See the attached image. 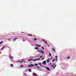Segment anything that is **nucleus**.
I'll use <instances>...</instances> for the list:
<instances>
[{
  "label": "nucleus",
  "mask_w": 76,
  "mask_h": 76,
  "mask_svg": "<svg viewBox=\"0 0 76 76\" xmlns=\"http://www.w3.org/2000/svg\"><path fill=\"white\" fill-rule=\"evenodd\" d=\"M9 57H10V59H13V57L12 56L10 55H9Z\"/></svg>",
  "instance_id": "1"
},
{
  "label": "nucleus",
  "mask_w": 76,
  "mask_h": 76,
  "mask_svg": "<svg viewBox=\"0 0 76 76\" xmlns=\"http://www.w3.org/2000/svg\"><path fill=\"white\" fill-rule=\"evenodd\" d=\"M43 64H44V65H45L46 64V61H44L42 62Z\"/></svg>",
  "instance_id": "2"
},
{
  "label": "nucleus",
  "mask_w": 76,
  "mask_h": 76,
  "mask_svg": "<svg viewBox=\"0 0 76 76\" xmlns=\"http://www.w3.org/2000/svg\"><path fill=\"white\" fill-rule=\"evenodd\" d=\"M40 60V58H38V59H35L34 60V61H37V60Z\"/></svg>",
  "instance_id": "3"
},
{
  "label": "nucleus",
  "mask_w": 76,
  "mask_h": 76,
  "mask_svg": "<svg viewBox=\"0 0 76 76\" xmlns=\"http://www.w3.org/2000/svg\"><path fill=\"white\" fill-rule=\"evenodd\" d=\"M19 39V38L16 37V38H15L14 39H13V41H16V39Z\"/></svg>",
  "instance_id": "4"
},
{
  "label": "nucleus",
  "mask_w": 76,
  "mask_h": 76,
  "mask_svg": "<svg viewBox=\"0 0 76 76\" xmlns=\"http://www.w3.org/2000/svg\"><path fill=\"white\" fill-rule=\"evenodd\" d=\"M51 67H53V69H54L56 67V65H54V66L53 65H52L51 66Z\"/></svg>",
  "instance_id": "5"
},
{
  "label": "nucleus",
  "mask_w": 76,
  "mask_h": 76,
  "mask_svg": "<svg viewBox=\"0 0 76 76\" xmlns=\"http://www.w3.org/2000/svg\"><path fill=\"white\" fill-rule=\"evenodd\" d=\"M36 47H41V45H39L38 44L36 45Z\"/></svg>",
  "instance_id": "6"
},
{
  "label": "nucleus",
  "mask_w": 76,
  "mask_h": 76,
  "mask_svg": "<svg viewBox=\"0 0 76 76\" xmlns=\"http://www.w3.org/2000/svg\"><path fill=\"white\" fill-rule=\"evenodd\" d=\"M32 66H34V65L31 64L28 66V67H32Z\"/></svg>",
  "instance_id": "7"
},
{
  "label": "nucleus",
  "mask_w": 76,
  "mask_h": 76,
  "mask_svg": "<svg viewBox=\"0 0 76 76\" xmlns=\"http://www.w3.org/2000/svg\"><path fill=\"white\" fill-rule=\"evenodd\" d=\"M33 76H37V74H35V73H33Z\"/></svg>",
  "instance_id": "8"
},
{
  "label": "nucleus",
  "mask_w": 76,
  "mask_h": 76,
  "mask_svg": "<svg viewBox=\"0 0 76 76\" xmlns=\"http://www.w3.org/2000/svg\"><path fill=\"white\" fill-rule=\"evenodd\" d=\"M41 53H42V54H44V52H43V51L42 50L41 51Z\"/></svg>",
  "instance_id": "9"
},
{
  "label": "nucleus",
  "mask_w": 76,
  "mask_h": 76,
  "mask_svg": "<svg viewBox=\"0 0 76 76\" xmlns=\"http://www.w3.org/2000/svg\"><path fill=\"white\" fill-rule=\"evenodd\" d=\"M39 65H40V66H42V65H41V64H42V63H39Z\"/></svg>",
  "instance_id": "10"
},
{
  "label": "nucleus",
  "mask_w": 76,
  "mask_h": 76,
  "mask_svg": "<svg viewBox=\"0 0 76 76\" xmlns=\"http://www.w3.org/2000/svg\"><path fill=\"white\" fill-rule=\"evenodd\" d=\"M46 69H47V70H50V68H49L48 67H47L46 68Z\"/></svg>",
  "instance_id": "11"
},
{
  "label": "nucleus",
  "mask_w": 76,
  "mask_h": 76,
  "mask_svg": "<svg viewBox=\"0 0 76 76\" xmlns=\"http://www.w3.org/2000/svg\"><path fill=\"white\" fill-rule=\"evenodd\" d=\"M34 48L35 50H38V48L37 47L35 48Z\"/></svg>",
  "instance_id": "12"
},
{
  "label": "nucleus",
  "mask_w": 76,
  "mask_h": 76,
  "mask_svg": "<svg viewBox=\"0 0 76 76\" xmlns=\"http://www.w3.org/2000/svg\"><path fill=\"white\" fill-rule=\"evenodd\" d=\"M5 48V47L4 46L3 47L1 48V50H3V49H4V48Z\"/></svg>",
  "instance_id": "13"
},
{
  "label": "nucleus",
  "mask_w": 76,
  "mask_h": 76,
  "mask_svg": "<svg viewBox=\"0 0 76 76\" xmlns=\"http://www.w3.org/2000/svg\"><path fill=\"white\" fill-rule=\"evenodd\" d=\"M52 50H53V51H54V52H55V49L53 48L52 49Z\"/></svg>",
  "instance_id": "14"
},
{
  "label": "nucleus",
  "mask_w": 76,
  "mask_h": 76,
  "mask_svg": "<svg viewBox=\"0 0 76 76\" xmlns=\"http://www.w3.org/2000/svg\"><path fill=\"white\" fill-rule=\"evenodd\" d=\"M10 66L11 67H13V65L12 64H10Z\"/></svg>",
  "instance_id": "15"
},
{
  "label": "nucleus",
  "mask_w": 76,
  "mask_h": 76,
  "mask_svg": "<svg viewBox=\"0 0 76 76\" xmlns=\"http://www.w3.org/2000/svg\"><path fill=\"white\" fill-rule=\"evenodd\" d=\"M28 70L30 72H31V69H28Z\"/></svg>",
  "instance_id": "16"
},
{
  "label": "nucleus",
  "mask_w": 76,
  "mask_h": 76,
  "mask_svg": "<svg viewBox=\"0 0 76 76\" xmlns=\"http://www.w3.org/2000/svg\"><path fill=\"white\" fill-rule=\"evenodd\" d=\"M2 43H3V41H1L0 42V44H2Z\"/></svg>",
  "instance_id": "17"
},
{
  "label": "nucleus",
  "mask_w": 76,
  "mask_h": 76,
  "mask_svg": "<svg viewBox=\"0 0 76 76\" xmlns=\"http://www.w3.org/2000/svg\"><path fill=\"white\" fill-rule=\"evenodd\" d=\"M28 36H32V35L31 34H28Z\"/></svg>",
  "instance_id": "18"
},
{
  "label": "nucleus",
  "mask_w": 76,
  "mask_h": 76,
  "mask_svg": "<svg viewBox=\"0 0 76 76\" xmlns=\"http://www.w3.org/2000/svg\"><path fill=\"white\" fill-rule=\"evenodd\" d=\"M55 61V59H54L52 61V62L53 63L54 61Z\"/></svg>",
  "instance_id": "19"
},
{
  "label": "nucleus",
  "mask_w": 76,
  "mask_h": 76,
  "mask_svg": "<svg viewBox=\"0 0 76 76\" xmlns=\"http://www.w3.org/2000/svg\"><path fill=\"white\" fill-rule=\"evenodd\" d=\"M33 60L34 59H31L28 60V61H31V60Z\"/></svg>",
  "instance_id": "20"
},
{
  "label": "nucleus",
  "mask_w": 76,
  "mask_h": 76,
  "mask_svg": "<svg viewBox=\"0 0 76 76\" xmlns=\"http://www.w3.org/2000/svg\"><path fill=\"white\" fill-rule=\"evenodd\" d=\"M20 67H23V65H21L20 66Z\"/></svg>",
  "instance_id": "21"
},
{
  "label": "nucleus",
  "mask_w": 76,
  "mask_h": 76,
  "mask_svg": "<svg viewBox=\"0 0 76 76\" xmlns=\"http://www.w3.org/2000/svg\"><path fill=\"white\" fill-rule=\"evenodd\" d=\"M50 61H49V60H47V62H48V63H49Z\"/></svg>",
  "instance_id": "22"
},
{
  "label": "nucleus",
  "mask_w": 76,
  "mask_h": 76,
  "mask_svg": "<svg viewBox=\"0 0 76 76\" xmlns=\"http://www.w3.org/2000/svg\"><path fill=\"white\" fill-rule=\"evenodd\" d=\"M35 66H38V64H35Z\"/></svg>",
  "instance_id": "23"
},
{
  "label": "nucleus",
  "mask_w": 76,
  "mask_h": 76,
  "mask_svg": "<svg viewBox=\"0 0 76 76\" xmlns=\"http://www.w3.org/2000/svg\"><path fill=\"white\" fill-rule=\"evenodd\" d=\"M42 49H43V50H44V48L43 47H42Z\"/></svg>",
  "instance_id": "24"
},
{
  "label": "nucleus",
  "mask_w": 76,
  "mask_h": 76,
  "mask_svg": "<svg viewBox=\"0 0 76 76\" xmlns=\"http://www.w3.org/2000/svg\"><path fill=\"white\" fill-rule=\"evenodd\" d=\"M23 62H24V61H21L20 62V63H23Z\"/></svg>",
  "instance_id": "25"
},
{
  "label": "nucleus",
  "mask_w": 76,
  "mask_h": 76,
  "mask_svg": "<svg viewBox=\"0 0 76 76\" xmlns=\"http://www.w3.org/2000/svg\"><path fill=\"white\" fill-rule=\"evenodd\" d=\"M49 54L50 56H51V54L50 53H49Z\"/></svg>",
  "instance_id": "26"
},
{
  "label": "nucleus",
  "mask_w": 76,
  "mask_h": 76,
  "mask_svg": "<svg viewBox=\"0 0 76 76\" xmlns=\"http://www.w3.org/2000/svg\"><path fill=\"white\" fill-rule=\"evenodd\" d=\"M34 41H36V40H37V38H35L34 39Z\"/></svg>",
  "instance_id": "27"
},
{
  "label": "nucleus",
  "mask_w": 76,
  "mask_h": 76,
  "mask_svg": "<svg viewBox=\"0 0 76 76\" xmlns=\"http://www.w3.org/2000/svg\"><path fill=\"white\" fill-rule=\"evenodd\" d=\"M44 42H45V43H46V44H47V42H46L45 41Z\"/></svg>",
  "instance_id": "28"
},
{
  "label": "nucleus",
  "mask_w": 76,
  "mask_h": 76,
  "mask_svg": "<svg viewBox=\"0 0 76 76\" xmlns=\"http://www.w3.org/2000/svg\"><path fill=\"white\" fill-rule=\"evenodd\" d=\"M67 58L68 59H69V58H70V57H67Z\"/></svg>",
  "instance_id": "29"
},
{
  "label": "nucleus",
  "mask_w": 76,
  "mask_h": 76,
  "mask_svg": "<svg viewBox=\"0 0 76 76\" xmlns=\"http://www.w3.org/2000/svg\"><path fill=\"white\" fill-rule=\"evenodd\" d=\"M56 61H57V58H56Z\"/></svg>",
  "instance_id": "30"
},
{
  "label": "nucleus",
  "mask_w": 76,
  "mask_h": 76,
  "mask_svg": "<svg viewBox=\"0 0 76 76\" xmlns=\"http://www.w3.org/2000/svg\"><path fill=\"white\" fill-rule=\"evenodd\" d=\"M55 57H56V58H57V56H55Z\"/></svg>",
  "instance_id": "31"
},
{
  "label": "nucleus",
  "mask_w": 76,
  "mask_h": 76,
  "mask_svg": "<svg viewBox=\"0 0 76 76\" xmlns=\"http://www.w3.org/2000/svg\"><path fill=\"white\" fill-rule=\"evenodd\" d=\"M44 58H43L41 59V60H44Z\"/></svg>",
  "instance_id": "32"
},
{
  "label": "nucleus",
  "mask_w": 76,
  "mask_h": 76,
  "mask_svg": "<svg viewBox=\"0 0 76 76\" xmlns=\"http://www.w3.org/2000/svg\"><path fill=\"white\" fill-rule=\"evenodd\" d=\"M23 41L24 42H25V40H23Z\"/></svg>",
  "instance_id": "33"
},
{
  "label": "nucleus",
  "mask_w": 76,
  "mask_h": 76,
  "mask_svg": "<svg viewBox=\"0 0 76 76\" xmlns=\"http://www.w3.org/2000/svg\"><path fill=\"white\" fill-rule=\"evenodd\" d=\"M37 51H38V52H40V51H39V50H37Z\"/></svg>",
  "instance_id": "34"
},
{
  "label": "nucleus",
  "mask_w": 76,
  "mask_h": 76,
  "mask_svg": "<svg viewBox=\"0 0 76 76\" xmlns=\"http://www.w3.org/2000/svg\"><path fill=\"white\" fill-rule=\"evenodd\" d=\"M37 67H38V68H40V67H39V66H37Z\"/></svg>",
  "instance_id": "35"
},
{
  "label": "nucleus",
  "mask_w": 76,
  "mask_h": 76,
  "mask_svg": "<svg viewBox=\"0 0 76 76\" xmlns=\"http://www.w3.org/2000/svg\"><path fill=\"white\" fill-rule=\"evenodd\" d=\"M11 39H9V41H11Z\"/></svg>",
  "instance_id": "36"
},
{
  "label": "nucleus",
  "mask_w": 76,
  "mask_h": 76,
  "mask_svg": "<svg viewBox=\"0 0 76 76\" xmlns=\"http://www.w3.org/2000/svg\"><path fill=\"white\" fill-rule=\"evenodd\" d=\"M42 41H45V40H44V39H42Z\"/></svg>",
  "instance_id": "37"
},
{
  "label": "nucleus",
  "mask_w": 76,
  "mask_h": 76,
  "mask_svg": "<svg viewBox=\"0 0 76 76\" xmlns=\"http://www.w3.org/2000/svg\"><path fill=\"white\" fill-rule=\"evenodd\" d=\"M40 58H42V56H40Z\"/></svg>",
  "instance_id": "38"
},
{
  "label": "nucleus",
  "mask_w": 76,
  "mask_h": 76,
  "mask_svg": "<svg viewBox=\"0 0 76 76\" xmlns=\"http://www.w3.org/2000/svg\"><path fill=\"white\" fill-rule=\"evenodd\" d=\"M53 65H55V64L53 63Z\"/></svg>",
  "instance_id": "39"
},
{
  "label": "nucleus",
  "mask_w": 76,
  "mask_h": 76,
  "mask_svg": "<svg viewBox=\"0 0 76 76\" xmlns=\"http://www.w3.org/2000/svg\"><path fill=\"white\" fill-rule=\"evenodd\" d=\"M21 33H23V34L24 33L23 32H21Z\"/></svg>",
  "instance_id": "40"
},
{
  "label": "nucleus",
  "mask_w": 76,
  "mask_h": 76,
  "mask_svg": "<svg viewBox=\"0 0 76 76\" xmlns=\"http://www.w3.org/2000/svg\"><path fill=\"white\" fill-rule=\"evenodd\" d=\"M44 56L43 55H42V57H43Z\"/></svg>",
  "instance_id": "41"
},
{
  "label": "nucleus",
  "mask_w": 76,
  "mask_h": 76,
  "mask_svg": "<svg viewBox=\"0 0 76 76\" xmlns=\"http://www.w3.org/2000/svg\"><path fill=\"white\" fill-rule=\"evenodd\" d=\"M48 59V60H50V58H49Z\"/></svg>",
  "instance_id": "42"
}]
</instances>
